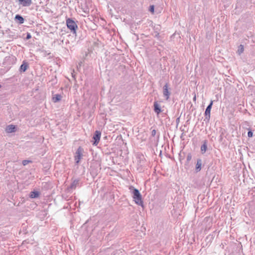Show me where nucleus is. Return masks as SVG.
Returning <instances> with one entry per match:
<instances>
[{
    "instance_id": "9b49d317",
    "label": "nucleus",
    "mask_w": 255,
    "mask_h": 255,
    "mask_svg": "<svg viewBox=\"0 0 255 255\" xmlns=\"http://www.w3.org/2000/svg\"><path fill=\"white\" fill-rule=\"evenodd\" d=\"M207 140L203 141V144L201 146V152L202 154H204L207 149Z\"/></svg>"
},
{
    "instance_id": "cd10ccee",
    "label": "nucleus",
    "mask_w": 255,
    "mask_h": 255,
    "mask_svg": "<svg viewBox=\"0 0 255 255\" xmlns=\"http://www.w3.org/2000/svg\"><path fill=\"white\" fill-rule=\"evenodd\" d=\"M114 234V232H112L110 234H109V236H113V235Z\"/></svg>"
},
{
    "instance_id": "6e6552de",
    "label": "nucleus",
    "mask_w": 255,
    "mask_h": 255,
    "mask_svg": "<svg viewBox=\"0 0 255 255\" xmlns=\"http://www.w3.org/2000/svg\"><path fill=\"white\" fill-rule=\"evenodd\" d=\"M40 195V192L38 191L33 190L30 192L29 197L31 199H35L38 198Z\"/></svg>"
},
{
    "instance_id": "412c9836",
    "label": "nucleus",
    "mask_w": 255,
    "mask_h": 255,
    "mask_svg": "<svg viewBox=\"0 0 255 255\" xmlns=\"http://www.w3.org/2000/svg\"><path fill=\"white\" fill-rule=\"evenodd\" d=\"M253 132L252 131H249L248 132V135L249 137H251L253 136Z\"/></svg>"
},
{
    "instance_id": "6ab92c4d",
    "label": "nucleus",
    "mask_w": 255,
    "mask_h": 255,
    "mask_svg": "<svg viewBox=\"0 0 255 255\" xmlns=\"http://www.w3.org/2000/svg\"><path fill=\"white\" fill-rule=\"evenodd\" d=\"M212 105V102H211L210 104L207 107V108L206 109L205 112H210Z\"/></svg>"
},
{
    "instance_id": "f257e3e1",
    "label": "nucleus",
    "mask_w": 255,
    "mask_h": 255,
    "mask_svg": "<svg viewBox=\"0 0 255 255\" xmlns=\"http://www.w3.org/2000/svg\"><path fill=\"white\" fill-rule=\"evenodd\" d=\"M129 189L135 203L138 205L143 206V202L139 191L132 186H130Z\"/></svg>"
},
{
    "instance_id": "2eb2a0df",
    "label": "nucleus",
    "mask_w": 255,
    "mask_h": 255,
    "mask_svg": "<svg viewBox=\"0 0 255 255\" xmlns=\"http://www.w3.org/2000/svg\"><path fill=\"white\" fill-rule=\"evenodd\" d=\"M27 67H28L27 65L26 64H24H24H22V65H21V66H20V69H21V70H22L23 72H24V71H26V70L27 69Z\"/></svg>"
},
{
    "instance_id": "5701e85b",
    "label": "nucleus",
    "mask_w": 255,
    "mask_h": 255,
    "mask_svg": "<svg viewBox=\"0 0 255 255\" xmlns=\"http://www.w3.org/2000/svg\"><path fill=\"white\" fill-rule=\"evenodd\" d=\"M156 134V130L155 129H153L151 131V135L154 136Z\"/></svg>"
},
{
    "instance_id": "1a4fd4ad",
    "label": "nucleus",
    "mask_w": 255,
    "mask_h": 255,
    "mask_svg": "<svg viewBox=\"0 0 255 255\" xmlns=\"http://www.w3.org/2000/svg\"><path fill=\"white\" fill-rule=\"evenodd\" d=\"M202 165V160L201 159L199 158L197 160V163L195 167V171L196 173L199 172L201 169Z\"/></svg>"
},
{
    "instance_id": "a211bd4d",
    "label": "nucleus",
    "mask_w": 255,
    "mask_h": 255,
    "mask_svg": "<svg viewBox=\"0 0 255 255\" xmlns=\"http://www.w3.org/2000/svg\"><path fill=\"white\" fill-rule=\"evenodd\" d=\"M30 162H32V161L31 160H23L22 161V164L25 166V165H26L27 164H28L29 163H30Z\"/></svg>"
},
{
    "instance_id": "c756f323",
    "label": "nucleus",
    "mask_w": 255,
    "mask_h": 255,
    "mask_svg": "<svg viewBox=\"0 0 255 255\" xmlns=\"http://www.w3.org/2000/svg\"><path fill=\"white\" fill-rule=\"evenodd\" d=\"M157 117L159 115V113H156Z\"/></svg>"
},
{
    "instance_id": "ddd939ff",
    "label": "nucleus",
    "mask_w": 255,
    "mask_h": 255,
    "mask_svg": "<svg viewBox=\"0 0 255 255\" xmlns=\"http://www.w3.org/2000/svg\"><path fill=\"white\" fill-rule=\"evenodd\" d=\"M62 96L59 94H56L54 95L52 97V101L54 103L58 102L61 100Z\"/></svg>"
},
{
    "instance_id": "4468645a",
    "label": "nucleus",
    "mask_w": 255,
    "mask_h": 255,
    "mask_svg": "<svg viewBox=\"0 0 255 255\" xmlns=\"http://www.w3.org/2000/svg\"><path fill=\"white\" fill-rule=\"evenodd\" d=\"M15 19L17 20L19 23L22 24L24 22V18L19 15H16L15 16Z\"/></svg>"
},
{
    "instance_id": "bb28decb",
    "label": "nucleus",
    "mask_w": 255,
    "mask_h": 255,
    "mask_svg": "<svg viewBox=\"0 0 255 255\" xmlns=\"http://www.w3.org/2000/svg\"><path fill=\"white\" fill-rule=\"evenodd\" d=\"M100 115L102 117H104V116H105V113H101V114Z\"/></svg>"
},
{
    "instance_id": "b1692460",
    "label": "nucleus",
    "mask_w": 255,
    "mask_h": 255,
    "mask_svg": "<svg viewBox=\"0 0 255 255\" xmlns=\"http://www.w3.org/2000/svg\"><path fill=\"white\" fill-rule=\"evenodd\" d=\"M31 36L30 34L28 33L27 34V36H26V39H29L31 38Z\"/></svg>"
},
{
    "instance_id": "9d476101",
    "label": "nucleus",
    "mask_w": 255,
    "mask_h": 255,
    "mask_svg": "<svg viewBox=\"0 0 255 255\" xmlns=\"http://www.w3.org/2000/svg\"><path fill=\"white\" fill-rule=\"evenodd\" d=\"M79 181L80 180L78 179L73 180V182L71 183V185H70V186L68 187V189H75L76 188L77 186L79 184Z\"/></svg>"
},
{
    "instance_id": "39448f33",
    "label": "nucleus",
    "mask_w": 255,
    "mask_h": 255,
    "mask_svg": "<svg viewBox=\"0 0 255 255\" xmlns=\"http://www.w3.org/2000/svg\"><path fill=\"white\" fill-rule=\"evenodd\" d=\"M170 88L168 84H166L163 88V94L166 100H168L170 94Z\"/></svg>"
},
{
    "instance_id": "f8f14e48",
    "label": "nucleus",
    "mask_w": 255,
    "mask_h": 255,
    "mask_svg": "<svg viewBox=\"0 0 255 255\" xmlns=\"http://www.w3.org/2000/svg\"><path fill=\"white\" fill-rule=\"evenodd\" d=\"M19 3L22 5L23 6H29L31 3V0H18Z\"/></svg>"
},
{
    "instance_id": "7ed1b4c3",
    "label": "nucleus",
    "mask_w": 255,
    "mask_h": 255,
    "mask_svg": "<svg viewBox=\"0 0 255 255\" xmlns=\"http://www.w3.org/2000/svg\"><path fill=\"white\" fill-rule=\"evenodd\" d=\"M83 148L81 146H79L76 150V155L75 156V163L76 164H79L80 160L83 156L82 152H83Z\"/></svg>"
},
{
    "instance_id": "c85d7f7f",
    "label": "nucleus",
    "mask_w": 255,
    "mask_h": 255,
    "mask_svg": "<svg viewBox=\"0 0 255 255\" xmlns=\"http://www.w3.org/2000/svg\"><path fill=\"white\" fill-rule=\"evenodd\" d=\"M196 95H195L194 97V98H193V100H194V101H196Z\"/></svg>"
},
{
    "instance_id": "f3484780",
    "label": "nucleus",
    "mask_w": 255,
    "mask_h": 255,
    "mask_svg": "<svg viewBox=\"0 0 255 255\" xmlns=\"http://www.w3.org/2000/svg\"><path fill=\"white\" fill-rule=\"evenodd\" d=\"M244 46L243 45H240L239 47V49H238L239 53L241 54V53H243L244 51Z\"/></svg>"
},
{
    "instance_id": "20e7f679",
    "label": "nucleus",
    "mask_w": 255,
    "mask_h": 255,
    "mask_svg": "<svg viewBox=\"0 0 255 255\" xmlns=\"http://www.w3.org/2000/svg\"><path fill=\"white\" fill-rule=\"evenodd\" d=\"M101 135V132L99 130H96L95 132L94 133L93 139V144L94 145H97L98 143L99 142V141L100 140Z\"/></svg>"
},
{
    "instance_id": "423d86ee",
    "label": "nucleus",
    "mask_w": 255,
    "mask_h": 255,
    "mask_svg": "<svg viewBox=\"0 0 255 255\" xmlns=\"http://www.w3.org/2000/svg\"><path fill=\"white\" fill-rule=\"evenodd\" d=\"M17 126L13 125H9L6 127L5 131L7 133H12L16 131Z\"/></svg>"
},
{
    "instance_id": "0eeeda50",
    "label": "nucleus",
    "mask_w": 255,
    "mask_h": 255,
    "mask_svg": "<svg viewBox=\"0 0 255 255\" xmlns=\"http://www.w3.org/2000/svg\"><path fill=\"white\" fill-rule=\"evenodd\" d=\"M151 146L152 150L153 151L154 154L156 155L157 153H158V140L152 142L151 143Z\"/></svg>"
},
{
    "instance_id": "dca6fc26",
    "label": "nucleus",
    "mask_w": 255,
    "mask_h": 255,
    "mask_svg": "<svg viewBox=\"0 0 255 255\" xmlns=\"http://www.w3.org/2000/svg\"><path fill=\"white\" fill-rule=\"evenodd\" d=\"M211 113H204L205 115V121L206 120L208 122L209 121L210 118Z\"/></svg>"
},
{
    "instance_id": "aec40b11",
    "label": "nucleus",
    "mask_w": 255,
    "mask_h": 255,
    "mask_svg": "<svg viewBox=\"0 0 255 255\" xmlns=\"http://www.w3.org/2000/svg\"><path fill=\"white\" fill-rule=\"evenodd\" d=\"M186 159H187V161L188 162L190 161L191 159H192V155L191 153H188V155H187V157H186Z\"/></svg>"
},
{
    "instance_id": "7c9ffc66",
    "label": "nucleus",
    "mask_w": 255,
    "mask_h": 255,
    "mask_svg": "<svg viewBox=\"0 0 255 255\" xmlns=\"http://www.w3.org/2000/svg\"><path fill=\"white\" fill-rule=\"evenodd\" d=\"M94 174H95V175H97V172H96Z\"/></svg>"
},
{
    "instance_id": "f03ea898",
    "label": "nucleus",
    "mask_w": 255,
    "mask_h": 255,
    "mask_svg": "<svg viewBox=\"0 0 255 255\" xmlns=\"http://www.w3.org/2000/svg\"><path fill=\"white\" fill-rule=\"evenodd\" d=\"M66 25L67 27L74 33H76L77 28V25L72 19L68 18L66 19Z\"/></svg>"
},
{
    "instance_id": "4be33fe9",
    "label": "nucleus",
    "mask_w": 255,
    "mask_h": 255,
    "mask_svg": "<svg viewBox=\"0 0 255 255\" xmlns=\"http://www.w3.org/2000/svg\"><path fill=\"white\" fill-rule=\"evenodd\" d=\"M150 11L151 12H153L154 11V6L153 5H151L150 6Z\"/></svg>"
},
{
    "instance_id": "393cba45",
    "label": "nucleus",
    "mask_w": 255,
    "mask_h": 255,
    "mask_svg": "<svg viewBox=\"0 0 255 255\" xmlns=\"http://www.w3.org/2000/svg\"><path fill=\"white\" fill-rule=\"evenodd\" d=\"M154 107H155V110H159L158 108V105L156 104V103H155L154 104Z\"/></svg>"
},
{
    "instance_id": "2f4dec72",
    "label": "nucleus",
    "mask_w": 255,
    "mask_h": 255,
    "mask_svg": "<svg viewBox=\"0 0 255 255\" xmlns=\"http://www.w3.org/2000/svg\"><path fill=\"white\" fill-rule=\"evenodd\" d=\"M160 155L161 154V151L160 150Z\"/></svg>"
},
{
    "instance_id": "a878e982",
    "label": "nucleus",
    "mask_w": 255,
    "mask_h": 255,
    "mask_svg": "<svg viewBox=\"0 0 255 255\" xmlns=\"http://www.w3.org/2000/svg\"><path fill=\"white\" fill-rule=\"evenodd\" d=\"M184 133H182L181 135V136H180V138L182 139V140H184Z\"/></svg>"
},
{
    "instance_id": "473e14b6",
    "label": "nucleus",
    "mask_w": 255,
    "mask_h": 255,
    "mask_svg": "<svg viewBox=\"0 0 255 255\" xmlns=\"http://www.w3.org/2000/svg\"><path fill=\"white\" fill-rule=\"evenodd\" d=\"M1 85H0V88H1Z\"/></svg>"
}]
</instances>
